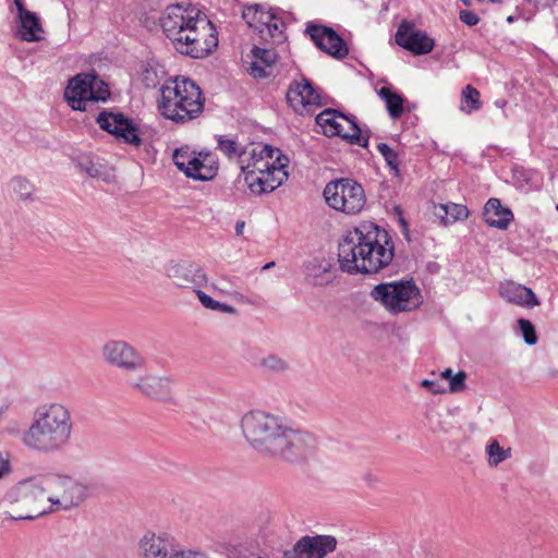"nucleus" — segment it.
<instances>
[{
  "mask_svg": "<svg viewBox=\"0 0 558 558\" xmlns=\"http://www.w3.org/2000/svg\"><path fill=\"white\" fill-rule=\"evenodd\" d=\"M287 101L298 114H310L322 106L319 94L305 78L290 84L287 92Z\"/></svg>",
  "mask_w": 558,
  "mask_h": 558,
  "instance_id": "obj_18",
  "label": "nucleus"
},
{
  "mask_svg": "<svg viewBox=\"0 0 558 558\" xmlns=\"http://www.w3.org/2000/svg\"><path fill=\"white\" fill-rule=\"evenodd\" d=\"M141 558H180L184 553L174 537L166 532L147 531L138 541Z\"/></svg>",
  "mask_w": 558,
  "mask_h": 558,
  "instance_id": "obj_15",
  "label": "nucleus"
},
{
  "mask_svg": "<svg viewBox=\"0 0 558 558\" xmlns=\"http://www.w3.org/2000/svg\"><path fill=\"white\" fill-rule=\"evenodd\" d=\"M246 156L248 158L241 160L240 168L252 193L272 192L288 179L289 159L279 149L263 145L251 148Z\"/></svg>",
  "mask_w": 558,
  "mask_h": 558,
  "instance_id": "obj_5",
  "label": "nucleus"
},
{
  "mask_svg": "<svg viewBox=\"0 0 558 558\" xmlns=\"http://www.w3.org/2000/svg\"><path fill=\"white\" fill-rule=\"evenodd\" d=\"M371 296L391 314L414 311L423 303L421 291L412 280L379 283L372 289Z\"/></svg>",
  "mask_w": 558,
  "mask_h": 558,
  "instance_id": "obj_8",
  "label": "nucleus"
},
{
  "mask_svg": "<svg viewBox=\"0 0 558 558\" xmlns=\"http://www.w3.org/2000/svg\"><path fill=\"white\" fill-rule=\"evenodd\" d=\"M110 96L108 85L96 74L81 73L72 77L64 90L68 105L77 111H86Z\"/></svg>",
  "mask_w": 558,
  "mask_h": 558,
  "instance_id": "obj_9",
  "label": "nucleus"
},
{
  "mask_svg": "<svg viewBox=\"0 0 558 558\" xmlns=\"http://www.w3.org/2000/svg\"><path fill=\"white\" fill-rule=\"evenodd\" d=\"M73 429V417L65 404L45 403L35 410L33 420L22 436V442L39 453L59 452L70 444Z\"/></svg>",
  "mask_w": 558,
  "mask_h": 558,
  "instance_id": "obj_4",
  "label": "nucleus"
},
{
  "mask_svg": "<svg viewBox=\"0 0 558 558\" xmlns=\"http://www.w3.org/2000/svg\"><path fill=\"white\" fill-rule=\"evenodd\" d=\"M195 292H196V294L198 296L199 302L202 303V305L204 307L213 310V311L221 312V313L231 314V315H235L236 314V308L235 307H233V306H231L229 304L220 303V302L214 300L211 296H209L208 294H206L202 290H196Z\"/></svg>",
  "mask_w": 558,
  "mask_h": 558,
  "instance_id": "obj_34",
  "label": "nucleus"
},
{
  "mask_svg": "<svg viewBox=\"0 0 558 558\" xmlns=\"http://www.w3.org/2000/svg\"><path fill=\"white\" fill-rule=\"evenodd\" d=\"M331 265L328 262L314 258L303 266L305 281L313 287H324L331 283L329 276Z\"/></svg>",
  "mask_w": 558,
  "mask_h": 558,
  "instance_id": "obj_25",
  "label": "nucleus"
},
{
  "mask_svg": "<svg viewBox=\"0 0 558 558\" xmlns=\"http://www.w3.org/2000/svg\"><path fill=\"white\" fill-rule=\"evenodd\" d=\"M265 16L267 19V22H264V27L256 26V29H258L260 36L265 37V34L267 33L271 38L276 39L277 41H282L284 37L278 20L275 17L272 13H266Z\"/></svg>",
  "mask_w": 558,
  "mask_h": 558,
  "instance_id": "obj_35",
  "label": "nucleus"
},
{
  "mask_svg": "<svg viewBox=\"0 0 558 558\" xmlns=\"http://www.w3.org/2000/svg\"><path fill=\"white\" fill-rule=\"evenodd\" d=\"M282 558H305L301 551L298 550L296 544L294 545L293 549L286 550L283 553Z\"/></svg>",
  "mask_w": 558,
  "mask_h": 558,
  "instance_id": "obj_47",
  "label": "nucleus"
},
{
  "mask_svg": "<svg viewBox=\"0 0 558 558\" xmlns=\"http://www.w3.org/2000/svg\"><path fill=\"white\" fill-rule=\"evenodd\" d=\"M217 144L218 149L228 158L232 159L238 157L240 165L241 160L244 159V157H246L247 149H241L239 143L233 138L220 135L217 138Z\"/></svg>",
  "mask_w": 558,
  "mask_h": 558,
  "instance_id": "obj_30",
  "label": "nucleus"
},
{
  "mask_svg": "<svg viewBox=\"0 0 558 558\" xmlns=\"http://www.w3.org/2000/svg\"><path fill=\"white\" fill-rule=\"evenodd\" d=\"M96 121L102 130L114 135L116 138L122 141L124 144L134 147L142 145L138 128L122 113L104 111L98 114Z\"/></svg>",
  "mask_w": 558,
  "mask_h": 558,
  "instance_id": "obj_16",
  "label": "nucleus"
},
{
  "mask_svg": "<svg viewBox=\"0 0 558 558\" xmlns=\"http://www.w3.org/2000/svg\"><path fill=\"white\" fill-rule=\"evenodd\" d=\"M484 220L490 227L499 230L508 229L513 219L512 211L501 205L498 198H489L484 206L483 211Z\"/></svg>",
  "mask_w": 558,
  "mask_h": 558,
  "instance_id": "obj_24",
  "label": "nucleus"
},
{
  "mask_svg": "<svg viewBox=\"0 0 558 558\" xmlns=\"http://www.w3.org/2000/svg\"><path fill=\"white\" fill-rule=\"evenodd\" d=\"M266 13H267V12H264V11H259V10H258V14H257V16H256L255 24H256V23H259V24H260V26H259V27H264V22H267V19H266V16H265V14H266Z\"/></svg>",
  "mask_w": 558,
  "mask_h": 558,
  "instance_id": "obj_48",
  "label": "nucleus"
},
{
  "mask_svg": "<svg viewBox=\"0 0 558 558\" xmlns=\"http://www.w3.org/2000/svg\"><path fill=\"white\" fill-rule=\"evenodd\" d=\"M80 166L92 178H102L104 177V171H102L101 166L93 162L92 160H86L85 162H81Z\"/></svg>",
  "mask_w": 558,
  "mask_h": 558,
  "instance_id": "obj_41",
  "label": "nucleus"
},
{
  "mask_svg": "<svg viewBox=\"0 0 558 558\" xmlns=\"http://www.w3.org/2000/svg\"><path fill=\"white\" fill-rule=\"evenodd\" d=\"M142 83L147 88H155L159 84V77L156 70L151 68H145L142 72Z\"/></svg>",
  "mask_w": 558,
  "mask_h": 558,
  "instance_id": "obj_40",
  "label": "nucleus"
},
{
  "mask_svg": "<svg viewBox=\"0 0 558 558\" xmlns=\"http://www.w3.org/2000/svg\"><path fill=\"white\" fill-rule=\"evenodd\" d=\"M499 293L507 302L521 307L532 308L539 304V301L532 289L513 281L501 283L499 287Z\"/></svg>",
  "mask_w": 558,
  "mask_h": 558,
  "instance_id": "obj_23",
  "label": "nucleus"
},
{
  "mask_svg": "<svg viewBox=\"0 0 558 558\" xmlns=\"http://www.w3.org/2000/svg\"><path fill=\"white\" fill-rule=\"evenodd\" d=\"M45 475L23 477L0 498V515L9 520H33L48 513Z\"/></svg>",
  "mask_w": 558,
  "mask_h": 558,
  "instance_id": "obj_6",
  "label": "nucleus"
},
{
  "mask_svg": "<svg viewBox=\"0 0 558 558\" xmlns=\"http://www.w3.org/2000/svg\"><path fill=\"white\" fill-rule=\"evenodd\" d=\"M158 110L162 117L177 123L194 120L204 110L202 90L191 78L175 77L161 87Z\"/></svg>",
  "mask_w": 558,
  "mask_h": 558,
  "instance_id": "obj_7",
  "label": "nucleus"
},
{
  "mask_svg": "<svg viewBox=\"0 0 558 558\" xmlns=\"http://www.w3.org/2000/svg\"><path fill=\"white\" fill-rule=\"evenodd\" d=\"M258 9L259 7L256 5V7H251V8H247V10H245L242 14L243 19L246 21V23L251 26V27H255L257 25H255V20H256V16L258 14Z\"/></svg>",
  "mask_w": 558,
  "mask_h": 558,
  "instance_id": "obj_43",
  "label": "nucleus"
},
{
  "mask_svg": "<svg viewBox=\"0 0 558 558\" xmlns=\"http://www.w3.org/2000/svg\"><path fill=\"white\" fill-rule=\"evenodd\" d=\"M275 266V262H269L263 266V270H268Z\"/></svg>",
  "mask_w": 558,
  "mask_h": 558,
  "instance_id": "obj_52",
  "label": "nucleus"
},
{
  "mask_svg": "<svg viewBox=\"0 0 558 558\" xmlns=\"http://www.w3.org/2000/svg\"><path fill=\"white\" fill-rule=\"evenodd\" d=\"M462 105L461 110L471 113L481 108L480 92L471 85H466L462 89Z\"/></svg>",
  "mask_w": 558,
  "mask_h": 558,
  "instance_id": "obj_31",
  "label": "nucleus"
},
{
  "mask_svg": "<svg viewBox=\"0 0 558 558\" xmlns=\"http://www.w3.org/2000/svg\"><path fill=\"white\" fill-rule=\"evenodd\" d=\"M396 43L414 56L426 54L435 46V41L425 31L417 28L412 22L402 21L396 33Z\"/></svg>",
  "mask_w": 558,
  "mask_h": 558,
  "instance_id": "obj_17",
  "label": "nucleus"
},
{
  "mask_svg": "<svg viewBox=\"0 0 558 558\" xmlns=\"http://www.w3.org/2000/svg\"><path fill=\"white\" fill-rule=\"evenodd\" d=\"M252 61L248 72L253 77H265L268 75L266 68H270L277 60V52L274 48H259L252 49Z\"/></svg>",
  "mask_w": 558,
  "mask_h": 558,
  "instance_id": "obj_27",
  "label": "nucleus"
},
{
  "mask_svg": "<svg viewBox=\"0 0 558 558\" xmlns=\"http://www.w3.org/2000/svg\"><path fill=\"white\" fill-rule=\"evenodd\" d=\"M461 2H462L465 7H471V5H472V0H461Z\"/></svg>",
  "mask_w": 558,
  "mask_h": 558,
  "instance_id": "obj_53",
  "label": "nucleus"
},
{
  "mask_svg": "<svg viewBox=\"0 0 558 558\" xmlns=\"http://www.w3.org/2000/svg\"><path fill=\"white\" fill-rule=\"evenodd\" d=\"M159 23L166 37L181 54L202 59L218 46V33L215 25L192 4L168 5L163 10Z\"/></svg>",
  "mask_w": 558,
  "mask_h": 558,
  "instance_id": "obj_2",
  "label": "nucleus"
},
{
  "mask_svg": "<svg viewBox=\"0 0 558 558\" xmlns=\"http://www.w3.org/2000/svg\"><path fill=\"white\" fill-rule=\"evenodd\" d=\"M315 120L326 136H340L363 147L368 145V138H362L357 123L335 109L322 111Z\"/></svg>",
  "mask_w": 558,
  "mask_h": 558,
  "instance_id": "obj_14",
  "label": "nucleus"
},
{
  "mask_svg": "<svg viewBox=\"0 0 558 558\" xmlns=\"http://www.w3.org/2000/svg\"><path fill=\"white\" fill-rule=\"evenodd\" d=\"M134 391L153 400H169L172 395L173 378L147 373L129 383Z\"/></svg>",
  "mask_w": 558,
  "mask_h": 558,
  "instance_id": "obj_19",
  "label": "nucleus"
},
{
  "mask_svg": "<svg viewBox=\"0 0 558 558\" xmlns=\"http://www.w3.org/2000/svg\"><path fill=\"white\" fill-rule=\"evenodd\" d=\"M173 162L186 177L198 181H209L216 177L218 161L211 151H192L189 147L177 148Z\"/></svg>",
  "mask_w": 558,
  "mask_h": 558,
  "instance_id": "obj_12",
  "label": "nucleus"
},
{
  "mask_svg": "<svg viewBox=\"0 0 558 558\" xmlns=\"http://www.w3.org/2000/svg\"><path fill=\"white\" fill-rule=\"evenodd\" d=\"M395 255V245L385 230L364 223L345 234L338 246L340 269L348 274H377Z\"/></svg>",
  "mask_w": 558,
  "mask_h": 558,
  "instance_id": "obj_3",
  "label": "nucleus"
},
{
  "mask_svg": "<svg viewBox=\"0 0 558 558\" xmlns=\"http://www.w3.org/2000/svg\"><path fill=\"white\" fill-rule=\"evenodd\" d=\"M556 208H557V210H558V203H557V207H556Z\"/></svg>",
  "mask_w": 558,
  "mask_h": 558,
  "instance_id": "obj_55",
  "label": "nucleus"
},
{
  "mask_svg": "<svg viewBox=\"0 0 558 558\" xmlns=\"http://www.w3.org/2000/svg\"><path fill=\"white\" fill-rule=\"evenodd\" d=\"M377 149L380 153V155L385 158L387 165L395 171H398V154L386 143H379L377 145Z\"/></svg>",
  "mask_w": 558,
  "mask_h": 558,
  "instance_id": "obj_39",
  "label": "nucleus"
},
{
  "mask_svg": "<svg viewBox=\"0 0 558 558\" xmlns=\"http://www.w3.org/2000/svg\"><path fill=\"white\" fill-rule=\"evenodd\" d=\"M486 453L488 454V465L496 468L501 462L511 457V449H504L500 447L497 440H493L486 447Z\"/></svg>",
  "mask_w": 558,
  "mask_h": 558,
  "instance_id": "obj_32",
  "label": "nucleus"
},
{
  "mask_svg": "<svg viewBox=\"0 0 558 558\" xmlns=\"http://www.w3.org/2000/svg\"><path fill=\"white\" fill-rule=\"evenodd\" d=\"M434 214L444 225H451L458 220L468 218L469 210L466 206L456 203L439 204L435 206Z\"/></svg>",
  "mask_w": 558,
  "mask_h": 558,
  "instance_id": "obj_28",
  "label": "nucleus"
},
{
  "mask_svg": "<svg viewBox=\"0 0 558 558\" xmlns=\"http://www.w3.org/2000/svg\"><path fill=\"white\" fill-rule=\"evenodd\" d=\"M495 106L500 108V109H502V108H505L507 106V100H505V99H497L495 101Z\"/></svg>",
  "mask_w": 558,
  "mask_h": 558,
  "instance_id": "obj_51",
  "label": "nucleus"
},
{
  "mask_svg": "<svg viewBox=\"0 0 558 558\" xmlns=\"http://www.w3.org/2000/svg\"><path fill=\"white\" fill-rule=\"evenodd\" d=\"M459 19L468 26H474L478 23L480 17L473 11L461 10L459 13Z\"/></svg>",
  "mask_w": 558,
  "mask_h": 558,
  "instance_id": "obj_42",
  "label": "nucleus"
},
{
  "mask_svg": "<svg viewBox=\"0 0 558 558\" xmlns=\"http://www.w3.org/2000/svg\"><path fill=\"white\" fill-rule=\"evenodd\" d=\"M421 386L428 389L434 395L444 393L446 391L438 383L429 379H423Z\"/></svg>",
  "mask_w": 558,
  "mask_h": 558,
  "instance_id": "obj_45",
  "label": "nucleus"
},
{
  "mask_svg": "<svg viewBox=\"0 0 558 558\" xmlns=\"http://www.w3.org/2000/svg\"><path fill=\"white\" fill-rule=\"evenodd\" d=\"M101 355L107 365L126 373H137L146 365L145 357L124 340L107 341Z\"/></svg>",
  "mask_w": 558,
  "mask_h": 558,
  "instance_id": "obj_13",
  "label": "nucleus"
},
{
  "mask_svg": "<svg viewBox=\"0 0 558 558\" xmlns=\"http://www.w3.org/2000/svg\"><path fill=\"white\" fill-rule=\"evenodd\" d=\"M440 378L449 381L450 392H460L465 389L466 374L463 371L453 373L451 368H446L440 373Z\"/></svg>",
  "mask_w": 558,
  "mask_h": 558,
  "instance_id": "obj_33",
  "label": "nucleus"
},
{
  "mask_svg": "<svg viewBox=\"0 0 558 558\" xmlns=\"http://www.w3.org/2000/svg\"><path fill=\"white\" fill-rule=\"evenodd\" d=\"M11 472V463L8 454L0 451V480L5 477Z\"/></svg>",
  "mask_w": 558,
  "mask_h": 558,
  "instance_id": "obj_44",
  "label": "nucleus"
},
{
  "mask_svg": "<svg viewBox=\"0 0 558 558\" xmlns=\"http://www.w3.org/2000/svg\"><path fill=\"white\" fill-rule=\"evenodd\" d=\"M259 366L264 371L271 373H284L289 369L288 361L275 354L260 359Z\"/></svg>",
  "mask_w": 558,
  "mask_h": 558,
  "instance_id": "obj_36",
  "label": "nucleus"
},
{
  "mask_svg": "<svg viewBox=\"0 0 558 558\" xmlns=\"http://www.w3.org/2000/svg\"><path fill=\"white\" fill-rule=\"evenodd\" d=\"M241 429L254 450L277 461H301L315 448V438L311 434L293 429L282 418L264 411L245 413Z\"/></svg>",
  "mask_w": 558,
  "mask_h": 558,
  "instance_id": "obj_1",
  "label": "nucleus"
},
{
  "mask_svg": "<svg viewBox=\"0 0 558 558\" xmlns=\"http://www.w3.org/2000/svg\"><path fill=\"white\" fill-rule=\"evenodd\" d=\"M518 325H519L521 335L524 339V342L527 345L535 344L537 342V336H536L535 328H534L533 324L525 318H520L518 320Z\"/></svg>",
  "mask_w": 558,
  "mask_h": 558,
  "instance_id": "obj_38",
  "label": "nucleus"
},
{
  "mask_svg": "<svg viewBox=\"0 0 558 558\" xmlns=\"http://www.w3.org/2000/svg\"><path fill=\"white\" fill-rule=\"evenodd\" d=\"M323 194L329 207L345 215L359 214L366 203L363 186L348 178L327 183Z\"/></svg>",
  "mask_w": 558,
  "mask_h": 558,
  "instance_id": "obj_10",
  "label": "nucleus"
},
{
  "mask_svg": "<svg viewBox=\"0 0 558 558\" xmlns=\"http://www.w3.org/2000/svg\"><path fill=\"white\" fill-rule=\"evenodd\" d=\"M306 33L324 52L337 59L348 56L349 49L343 39L330 27L310 24Z\"/></svg>",
  "mask_w": 558,
  "mask_h": 558,
  "instance_id": "obj_20",
  "label": "nucleus"
},
{
  "mask_svg": "<svg viewBox=\"0 0 558 558\" xmlns=\"http://www.w3.org/2000/svg\"><path fill=\"white\" fill-rule=\"evenodd\" d=\"M180 558H209L206 554L195 550H184Z\"/></svg>",
  "mask_w": 558,
  "mask_h": 558,
  "instance_id": "obj_46",
  "label": "nucleus"
},
{
  "mask_svg": "<svg viewBox=\"0 0 558 558\" xmlns=\"http://www.w3.org/2000/svg\"><path fill=\"white\" fill-rule=\"evenodd\" d=\"M14 3L16 5V8H17L19 17H20L21 16V10L23 11V10H26V9L24 8V4H23L22 0H14Z\"/></svg>",
  "mask_w": 558,
  "mask_h": 558,
  "instance_id": "obj_50",
  "label": "nucleus"
},
{
  "mask_svg": "<svg viewBox=\"0 0 558 558\" xmlns=\"http://www.w3.org/2000/svg\"><path fill=\"white\" fill-rule=\"evenodd\" d=\"M296 546L305 558H324L336 549L337 539L330 535L304 536Z\"/></svg>",
  "mask_w": 558,
  "mask_h": 558,
  "instance_id": "obj_22",
  "label": "nucleus"
},
{
  "mask_svg": "<svg viewBox=\"0 0 558 558\" xmlns=\"http://www.w3.org/2000/svg\"><path fill=\"white\" fill-rule=\"evenodd\" d=\"M513 20H514V19H513V16H511V15L507 17V22H509V23H512V22H513Z\"/></svg>",
  "mask_w": 558,
  "mask_h": 558,
  "instance_id": "obj_54",
  "label": "nucleus"
},
{
  "mask_svg": "<svg viewBox=\"0 0 558 558\" xmlns=\"http://www.w3.org/2000/svg\"><path fill=\"white\" fill-rule=\"evenodd\" d=\"M10 185L12 191L22 199L31 198L35 191L31 181L23 177L13 178Z\"/></svg>",
  "mask_w": 558,
  "mask_h": 558,
  "instance_id": "obj_37",
  "label": "nucleus"
},
{
  "mask_svg": "<svg viewBox=\"0 0 558 558\" xmlns=\"http://www.w3.org/2000/svg\"><path fill=\"white\" fill-rule=\"evenodd\" d=\"M378 95L385 100L387 110L391 118L398 119L403 113V98L401 95L391 90L390 87L383 86Z\"/></svg>",
  "mask_w": 558,
  "mask_h": 558,
  "instance_id": "obj_29",
  "label": "nucleus"
},
{
  "mask_svg": "<svg viewBox=\"0 0 558 558\" xmlns=\"http://www.w3.org/2000/svg\"><path fill=\"white\" fill-rule=\"evenodd\" d=\"M19 36L25 41H39L43 38L44 29L38 16L28 10H21L19 17Z\"/></svg>",
  "mask_w": 558,
  "mask_h": 558,
  "instance_id": "obj_26",
  "label": "nucleus"
},
{
  "mask_svg": "<svg viewBox=\"0 0 558 558\" xmlns=\"http://www.w3.org/2000/svg\"><path fill=\"white\" fill-rule=\"evenodd\" d=\"M167 276L172 282L182 288L201 287L206 282L203 269L187 263L171 264L167 268Z\"/></svg>",
  "mask_w": 558,
  "mask_h": 558,
  "instance_id": "obj_21",
  "label": "nucleus"
},
{
  "mask_svg": "<svg viewBox=\"0 0 558 558\" xmlns=\"http://www.w3.org/2000/svg\"><path fill=\"white\" fill-rule=\"evenodd\" d=\"M48 513L69 510L86 497V488L77 481L60 475H45Z\"/></svg>",
  "mask_w": 558,
  "mask_h": 558,
  "instance_id": "obj_11",
  "label": "nucleus"
},
{
  "mask_svg": "<svg viewBox=\"0 0 558 558\" xmlns=\"http://www.w3.org/2000/svg\"><path fill=\"white\" fill-rule=\"evenodd\" d=\"M244 221H238L236 225H235V233L236 235H241L243 233V230H244Z\"/></svg>",
  "mask_w": 558,
  "mask_h": 558,
  "instance_id": "obj_49",
  "label": "nucleus"
}]
</instances>
